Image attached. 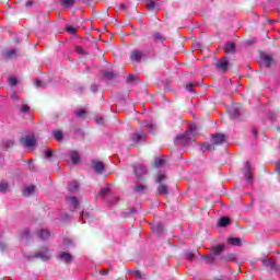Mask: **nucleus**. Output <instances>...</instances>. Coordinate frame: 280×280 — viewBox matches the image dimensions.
<instances>
[{"mask_svg": "<svg viewBox=\"0 0 280 280\" xmlns=\"http://www.w3.org/2000/svg\"><path fill=\"white\" fill-rule=\"evenodd\" d=\"M211 142L213 145H222L223 143H226V135L213 133L211 135Z\"/></svg>", "mask_w": 280, "mask_h": 280, "instance_id": "1", "label": "nucleus"}, {"mask_svg": "<svg viewBox=\"0 0 280 280\" xmlns=\"http://www.w3.org/2000/svg\"><path fill=\"white\" fill-rule=\"evenodd\" d=\"M21 143L24 148H34V145H36V137H34V135H28L21 139Z\"/></svg>", "mask_w": 280, "mask_h": 280, "instance_id": "2", "label": "nucleus"}, {"mask_svg": "<svg viewBox=\"0 0 280 280\" xmlns=\"http://www.w3.org/2000/svg\"><path fill=\"white\" fill-rule=\"evenodd\" d=\"M133 173L136 174L137 178H143L145 174H148V168L142 164L133 165Z\"/></svg>", "mask_w": 280, "mask_h": 280, "instance_id": "3", "label": "nucleus"}, {"mask_svg": "<svg viewBox=\"0 0 280 280\" xmlns=\"http://www.w3.org/2000/svg\"><path fill=\"white\" fill-rule=\"evenodd\" d=\"M176 143H180L182 145H189L191 143V135H187V131L182 135L177 136L175 139Z\"/></svg>", "mask_w": 280, "mask_h": 280, "instance_id": "4", "label": "nucleus"}, {"mask_svg": "<svg viewBox=\"0 0 280 280\" xmlns=\"http://www.w3.org/2000/svg\"><path fill=\"white\" fill-rule=\"evenodd\" d=\"M143 58V51L141 50H132L130 55V59L132 62H141Z\"/></svg>", "mask_w": 280, "mask_h": 280, "instance_id": "5", "label": "nucleus"}, {"mask_svg": "<svg viewBox=\"0 0 280 280\" xmlns=\"http://www.w3.org/2000/svg\"><path fill=\"white\" fill-rule=\"evenodd\" d=\"M217 69H221V71H229V60L223 57L220 61L217 62L215 65Z\"/></svg>", "mask_w": 280, "mask_h": 280, "instance_id": "6", "label": "nucleus"}, {"mask_svg": "<svg viewBox=\"0 0 280 280\" xmlns=\"http://www.w3.org/2000/svg\"><path fill=\"white\" fill-rule=\"evenodd\" d=\"M262 265L265 266V268H268L269 270H276L277 267V262L272 258L264 260Z\"/></svg>", "mask_w": 280, "mask_h": 280, "instance_id": "7", "label": "nucleus"}, {"mask_svg": "<svg viewBox=\"0 0 280 280\" xmlns=\"http://www.w3.org/2000/svg\"><path fill=\"white\" fill-rule=\"evenodd\" d=\"M92 167L95 170L97 174H102L104 172V163L100 161H93L92 162Z\"/></svg>", "mask_w": 280, "mask_h": 280, "instance_id": "8", "label": "nucleus"}, {"mask_svg": "<svg viewBox=\"0 0 280 280\" xmlns=\"http://www.w3.org/2000/svg\"><path fill=\"white\" fill-rule=\"evenodd\" d=\"M37 237H39V240H49V237H51V233L49 230H39L37 231Z\"/></svg>", "mask_w": 280, "mask_h": 280, "instance_id": "9", "label": "nucleus"}, {"mask_svg": "<svg viewBox=\"0 0 280 280\" xmlns=\"http://www.w3.org/2000/svg\"><path fill=\"white\" fill-rule=\"evenodd\" d=\"M260 60L264 62L265 67H270V65H272V56L270 55H261Z\"/></svg>", "mask_w": 280, "mask_h": 280, "instance_id": "10", "label": "nucleus"}, {"mask_svg": "<svg viewBox=\"0 0 280 280\" xmlns=\"http://www.w3.org/2000/svg\"><path fill=\"white\" fill-rule=\"evenodd\" d=\"M69 156H70L73 165H78V163H80V153H78V151H71L69 153Z\"/></svg>", "mask_w": 280, "mask_h": 280, "instance_id": "11", "label": "nucleus"}, {"mask_svg": "<svg viewBox=\"0 0 280 280\" xmlns=\"http://www.w3.org/2000/svg\"><path fill=\"white\" fill-rule=\"evenodd\" d=\"M228 244L230 246H242V240L240 237H230L228 238Z\"/></svg>", "mask_w": 280, "mask_h": 280, "instance_id": "12", "label": "nucleus"}, {"mask_svg": "<svg viewBox=\"0 0 280 280\" xmlns=\"http://www.w3.org/2000/svg\"><path fill=\"white\" fill-rule=\"evenodd\" d=\"M223 51H225V54H233V52H235V44L234 43L225 44V46L223 47Z\"/></svg>", "mask_w": 280, "mask_h": 280, "instance_id": "13", "label": "nucleus"}, {"mask_svg": "<svg viewBox=\"0 0 280 280\" xmlns=\"http://www.w3.org/2000/svg\"><path fill=\"white\" fill-rule=\"evenodd\" d=\"M132 141H135V143H139V141H141L142 139H145V133H139V132H135L131 136Z\"/></svg>", "mask_w": 280, "mask_h": 280, "instance_id": "14", "label": "nucleus"}, {"mask_svg": "<svg viewBox=\"0 0 280 280\" xmlns=\"http://www.w3.org/2000/svg\"><path fill=\"white\" fill-rule=\"evenodd\" d=\"M158 194L160 196H167L168 194L167 186L165 184H160V186L158 187Z\"/></svg>", "mask_w": 280, "mask_h": 280, "instance_id": "15", "label": "nucleus"}, {"mask_svg": "<svg viewBox=\"0 0 280 280\" xmlns=\"http://www.w3.org/2000/svg\"><path fill=\"white\" fill-rule=\"evenodd\" d=\"M229 224H231V219L223 217L218 221V226L224 228V226H229Z\"/></svg>", "mask_w": 280, "mask_h": 280, "instance_id": "16", "label": "nucleus"}, {"mask_svg": "<svg viewBox=\"0 0 280 280\" xmlns=\"http://www.w3.org/2000/svg\"><path fill=\"white\" fill-rule=\"evenodd\" d=\"M148 189V186L143 185V184H137L135 186V191L137 194H145V190Z\"/></svg>", "mask_w": 280, "mask_h": 280, "instance_id": "17", "label": "nucleus"}, {"mask_svg": "<svg viewBox=\"0 0 280 280\" xmlns=\"http://www.w3.org/2000/svg\"><path fill=\"white\" fill-rule=\"evenodd\" d=\"M80 185L78 184V182H71L68 185V191H70L71 194H73V191H78Z\"/></svg>", "mask_w": 280, "mask_h": 280, "instance_id": "18", "label": "nucleus"}, {"mask_svg": "<svg viewBox=\"0 0 280 280\" xmlns=\"http://www.w3.org/2000/svg\"><path fill=\"white\" fill-rule=\"evenodd\" d=\"M60 258H61L63 261H66L67 264H69L70 261L73 260V256H71V254L65 253V252L60 254Z\"/></svg>", "mask_w": 280, "mask_h": 280, "instance_id": "19", "label": "nucleus"}, {"mask_svg": "<svg viewBox=\"0 0 280 280\" xmlns=\"http://www.w3.org/2000/svg\"><path fill=\"white\" fill-rule=\"evenodd\" d=\"M211 253H213L214 255H220V253H222V250H224V245H217L211 247Z\"/></svg>", "mask_w": 280, "mask_h": 280, "instance_id": "20", "label": "nucleus"}, {"mask_svg": "<svg viewBox=\"0 0 280 280\" xmlns=\"http://www.w3.org/2000/svg\"><path fill=\"white\" fill-rule=\"evenodd\" d=\"M52 135H54L56 141H62V139H65V135L60 130L54 131Z\"/></svg>", "mask_w": 280, "mask_h": 280, "instance_id": "21", "label": "nucleus"}, {"mask_svg": "<svg viewBox=\"0 0 280 280\" xmlns=\"http://www.w3.org/2000/svg\"><path fill=\"white\" fill-rule=\"evenodd\" d=\"M67 200H68V202H70V205L73 207V209H75L80 205V201H78V198H75V197L67 198Z\"/></svg>", "mask_w": 280, "mask_h": 280, "instance_id": "22", "label": "nucleus"}, {"mask_svg": "<svg viewBox=\"0 0 280 280\" xmlns=\"http://www.w3.org/2000/svg\"><path fill=\"white\" fill-rule=\"evenodd\" d=\"M144 3L148 10H154V8H156V2L154 0H145Z\"/></svg>", "mask_w": 280, "mask_h": 280, "instance_id": "23", "label": "nucleus"}, {"mask_svg": "<svg viewBox=\"0 0 280 280\" xmlns=\"http://www.w3.org/2000/svg\"><path fill=\"white\" fill-rule=\"evenodd\" d=\"M3 56L5 59L13 58V56H16V50L14 49L7 50L4 51Z\"/></svg>", "mask_w": 280, "mask_h": 280, "instance_id": "24", "label": "nucleus"}, {"mask_svg": "<svg viewBox=\"0 0 280 280\" xmlns=\"http://www.w3.org/2000/svg\"><path fill=\"white\" fill-rule=\"evenodd\" d=\"M201 150H202V152H209V151L213 150V144H210L209 142L202 143Z\"/></svg>", "mask_w": 280, "mask_h": 280, "instance_id": "25", "label": "nucleus"}, {"mask_svg": "<svg viewBox=\"0 0 280 280\" xmlns=\"http://www.w3.org/2000/svg\"><path fill=\"white\" fill-rule=\"evenodd\" d=\"M35 189H36V186H28L24 189L23 195L31 196V194H34Z\"/></svg>", "mask_w": 280, "mask_h": 280, "instance_id": "26", "label": "nucleus"}, {"mask_svg": "<svg viewBox=\"0 0 280 280\" xmlns=\"http://www.w3.org/2000/svg\"><path fill=\"white\" fill-rule=\"evenodd\" d=\"M74 115H77L80 119L86 117V109H77L74 112Z\"/></svg>", "mask_w": 280, "mask_h": 280, "instance_id": "27", "label": "nucleus"}, {"mask_svg": "<svg viewBox=\"0 0 280 280\" xmlns=\"http://www.w3.org/2000/svg\"><path fill=\"white\" fill-rule=\"evenodd\" d=\"M196 130H198V128L196 127V125H188V129L186 130L187 135H196Z\"/></svg>", "mask_w": 280, "mask_h": 280, "instance_id": "28", "label": "nucleus"}, {"mask_svg": "<svg viewBox=\"0 0 280 280\" xmlns=\"http://www.w3.org/2000/svg\"><path fill=\"white\" fill-rule=\"evenodd\" d=\"M35 257H40V259H43V261H47L50 256H49L48 253H45V254H43V253H37V254H35Z\"/></svg>", "mask_w": 280, "mask_h": 280, "instance_id": "29", "label": "nucleus"}, {"mask_svg": "<svg viewBox=\"0 0 280 280\" xmlns=\"http://www.w3.org/2000/svg\"><path fill=\"white\" fill-rule=\"evenodd\" d=\"M165 163V156L155 159V167H161Z\"/></svg>", "mask_w": 280, "mask_h": 280, "instance_id": "30", "label": "nucleus"}, {"mask_svg": "<svg viewBox=\"0 0 280 280\" xmlns=\"http://www.w3.org/2000/svg\"><path fill=\"white\" fill-rule=\"evenodd\" d=\"M62 5H65V8H71V5H73L74 1L73 0H61Z\"/></svg>", "mask_w": 280, "mask_h": 280, "instance_id": "31", "label": "nucleus"}, {"mask_svg": "<svg viewBox=\"0 0 280 280\" xmlns=\"http://www.w3.org/2000/svg\"><path fill=\"white\" fill-rule=\"evenodd\" d=\"M202 259H206L207 264H213L215 259L213 258V255H208V256H201Z\"/></svg>", "mask_w": 280, "mask_h": 280, "instance_id": "32", "label": "nucleus"}, {"mask_svg": "<svg viewBox=\"0 0 280 280\" xmlns=\"http://www.w3.org/2000/svg\"><path fill=\"white\" fill-rule=\"evenodd\" d=\"M66 31H67L69 34H77L78 28H75V27H73V26H66Z\"/></svg>", "mask_w": 280, "mask_h": 280, "instance_id": "33", "label": "nucleus"}, {"mask_svg": "<svg viewBox=\"0 0 280 280\" xmlns=\"http://www.w3.org/2000/svg\"><path fill=\"white\" fill-rule=\"evenodd\" d=\"M75 51H77V54H79L81 56H84V54H86V51L84 50V48L82 46H77Z\"/></svg>", "mask_w": 280, "mask_h": 280, "instance_id": "34", "label": "nucleus"}, {"mask_svg": "<svg viewBox=\"0 0 280 280\" xmlns=\"http://www.w3.org/2000/svg\"><path fill=\"white\" fill-rule=\"evenodd\" d=\"M9 84L11 86H16V84H19V81L16 80V78L11 77V78H9Z\"/></svg>", "mask_w": 280, "mask_h": 280, "instance_id": "35", "label": "nucleus"}, {"mask_svg": "<svg viewBox=\"0 0 280 280\" xmlns=\"http://www.w3.org/2000/svg\"><path fill=\"white\" fill-rule=\"evenodd\" d=\"M9 185L8 182H1L0 183V191L3 192L8 189Z\"/></svg>", "mask_w": 280, "mask_h": 280, "instance_id": "36", "label": "nucleus"}, {"mask_svg": "<svg viewBox=\"0 0 280 280\" xmlns=\"http://www.w3.org/2000/svg\"><path fill=\"white\" fill-rule=\"evenodd\" d=\"M110 191L109 187L102 188L100 191V196L104 197Z\"/></svg>", "mask_w": 280, "mask_h": 280, "instance_id": "37", "label": "nucleus"}, {"mask_svg": "<svg viewBox=\"0 0 280 280\" xmlns=\"http://www.w3.org/2000/svg\"><path fill=\"white\" fill-rule=\"evenodd\" d=\"M194 86H198V83H187L186 90L191 92L194 91Z\"/></svg>", "mask_w": 280, "mask_h": 280, "instance_id": "38", "label": "nucleus"}, {"mask_svg": "<svg viewBox=\"0 0 280 280\" xmlns=\"http://www.w3.org/2000/svg\"><path fill=\"white\" fill-rule=\"evenodd\" d=\"M153 38H154L155 40H165V37H163V35H161L160 33H155V34L153 35Z\"/></svg>", "mask_w": 280, "mask_h": 280, "instance_id": "39", "label": "nucleus"}, {"mask_svg": "<svg viewBox=\"0 0 280 280\" xmlns=\"http://www.w3.org/2000/svg\"><path fill=\"white\" fill-rule=\"evenodd\" d=\"M166 176L165 174H160L156 177V183H163V180H165Z\"/></svg>", "mask_w": 280, "mask_h": 280, "instance_id": "40", "label": "nucleus"}, {"mask_svg": "<svg viewBox=\"0 0 280 280\" xmlns=\"http://www.w3.org/2000/svg\"><path fill=\"white\" fill-rule=\"evenodd\" d=\"M52 155H54V150L51 149H48L45 153L46 159H51Z\"/></svg>", "mask_w": 280, "mask_h": 280, "instance_id": "41", "label": "nucleus"}, {"mask_svg": "<svg viewBox=\"0 0 280 280\" xmlns=\"http://www.w3.org/2000/svg\"><path fill=\"white\" fill-rule=\"evenodd\" d=\"M127 80L128 82H135V80H137V77L135 74H129Z\"/></svg>", "mask_w": 280, "mask_h": 280, "instance_id": "42", "label": "nucleus"}, {"mask_svg": "<svg viewBox=\"0 0 280 280\" xmlns=\"http://www.w3.org/2000/svg\"><path fill=\"white\" fill-rule=\"evenodd\" d=\"M28 110H30V106L28 105H22L21 113H27Z\"/></svg>", "mask_w": 280, "mask_h": 280, "instance_id": "43", "label": "nucleus"}, {"mask_svg": "<svg viewBox=\"0 0 280 280\" xmlns=\"http://www.w3.org/2000/svg\"><path fill=\"white\" fill-rule=\"evenodd\" d=\"M104 75H105V78H108V79L115 78V74H114L113 72H108V71H106V72L104 73Z\"/></svg>", "mask_w": 280, "mask_h": 280, "instance_id": "44", "label": "nucleus"}, {"mask_svg": "<svg viewBox=\"0 0 280 280\" xmlns=\"http://www.w3.org/2000/svg\"><path fill=\"white\" fill-rule=\"evenodd\" d=\"M133 277H136V279H141V271H133Z\"/></svg>", "mask_w": 280, "mask_h": 280, "instance_id": "45", "label": "nucleus"}, {"mask_svg": "<svg viewBox=\"0 0 280 280\" xmlns=\"http://www.w3.org/2000/svg\"><path fill=\"white\" fill-rule=\"evenodd\" d=\"M186 257L189 261H191V259H194V253H188Z\"/></svg>", "mask_w": 280, "mask_h": 280, "instance_id": "46", "label": "nucleus"}, {"mask_svg": "<svg viewBox=\"0 0 280 280\" xmlns=\"http://www.w3.org/2000/svg\"><path fill=\"white\" fill-rule=\"evenodd\" d=\"M34 82H35V86H43V83L40 82V80L36 79Z\"/></svg>", "mask_w": 280, "mask_h": 280, "instance_id": "47", "label": "nucleus"}, {"mask_svg": "<svg viewBox=\"0 0 280 280\" xmlns=\"http://www.w3.org/2000/svg\"><path fill=\"white\" fill-rule=\"evenodd\" d=\"M252 132H253V135H254V137H257V128H254L253 130H252Z\"/></svg>", "mask_w": 280, "mask_h": 280, "instance_id": "48", "label": "nucleus"}, {"mask_svg": "<svg viewBox=\"0 0 280 280\" xmlns=\"http://www.w3.org/2000/svg\"><path fill=\"white\" fill-rule=\"evenodd\" d=\"M33 4H34V2L27 1V2H26V8H30V7L33 5Z\"/></svg>", "mask_w": 280, "mask_h": 280, "instance_id": "49", "label": "nucleus"}, {"mask_svg": "<svg viewBox=\"0 0 280 280\" xmlns=\"http://www.w3.org/2000/svg\"><path fill=\"white\" fill-rule=\"evenodd\" d=\"M101 275H108V270H103Z\"/></svg>", "mask_w": 280, "mask_h": 280, "instance_id": "50", "label": "nucleus"}, {"mask_svg": "<svg viewBox=\"0 0 280 280\" xmlns=\"http://www.w3.org/2000/svg\"><path fill=\"white\" fill-rule=\"evenodd\" d=\"M233 259H235V257L233 255L230 256V261H233Z\"/></svg>", "mask_w": 280, "mask_h": 280, "instance_id": "51", "label": "nucleus"}, {"mask_svg": "<svg viewBox=\"0 0 280 280\" xmlns=\"http://www.w3.org/2000/svg\"><path fill=\"white\" fill-rule=\"evenodd\" d=\"M24 233H25L26 237L30 235V232H24Z\"/></svg>", "mask_w": 280, "mask_h": 280, "instance_id": "52", "label": "nucleus"}, {"mask_svg": "<svg viewBox=\"0 0 280 280\" xmlns=\"http://www.w3.org/2000/svg\"><path fill=\"white\" fill-rule=\"evenodd\" d=\"M149 128H152V125H149Z\"/></svg>", "mask_w": 280, "mask_h": 280, "instance_id": "53", "label": "nucleus"}, {"mask_svg": "<svg viewBox=\"0 0 280 280\" xmlns=\"http://www.w3.org/2000/svg\"><path fill=\"white\" fill-rule=\"evenodd\" d=\"M28 163H32V160H28Z\"/></svg>", "mask_w": 280, "mask_h": 280, "instance_id": "54", "label": "nucleus"}, {"mask_svg": "<svg viewBox=\"0 0 280 280\" xmlns=\"http://www.w3.org/2000/svg\"><path fill=\"white\" fill-rule=\"evenodd\" d=\"M121 8H125V5H124V4H121Z\"/></svg>", "mask_w": 280, "mask_h": 280, "instance_id": "55", "label": "nucleus"}]
</instances>
